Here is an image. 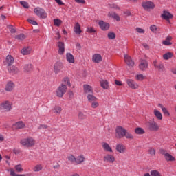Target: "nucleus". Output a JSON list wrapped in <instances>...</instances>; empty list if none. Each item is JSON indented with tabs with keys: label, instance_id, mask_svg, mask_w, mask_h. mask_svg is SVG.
<instances>
[{
	"label": "nucleus",
	"instance_id": "nucleus-1",
	"mask_svg": "<svg viewBox=\"0 0 176 176\" xmlns=\"http://www.w3.org/2000/svg\"><path fill=\"white\" fill-rule=\"evenodd\" d=\"M124 137L126 140H134L133 134L126 130V129L120 126H116L115 138L117 140H122V138H124Z\"/></svg>",
	"mask_w": 176,
	"mask_h": 176
},
{
	"label": "nucleus",
	"instance_id": "nucleus-2",
	"mask_svg": "<svg viewBox=\"0 0 176 176\" xmlns=\"http://www.w3.org/2000/svg\"><path fill=\"white\" fill-rule=\"evenodd\" d=\"M69 162H71L72 164H76V166L79 164H83L86 162V157L83 154H80L77 157L73 155H70L67 157Z\"/></svg>",
	"mask_w": 176,
	"mask_h": 176
},
{
	"label": "nucleus",
	"instance_id": "nucleus-3",
	"mask_svg": "<svg viewBox=\"0 0 176 176\" xmlns=\"http://www.w3.org/2000/svg\"><path fill=\"white\" fill-rule=\"evenodd\" d=\"M13 109V103L9 100H4L0 103V111L1 112H10Z\"/></svg>",
	"mask_w": 176,
	"mask_h": 176
},
{
	"label": "nucleus",
	"instance_id": "nucleus-4",
	"mask_svg": "<svg viewBox=\"0 0 176 176\" xmlns=\"http://www.w3.org/2000/svg\"><path fill=\"white\" fill-rule=\"evenodd\" d=\"M20 144L25 148H32L35 145V140L31 137H28L21 140Z\"/></svg>",
	"mask_w": 176,
	"mask_h": 176
},
{
	"label": "nucleus",
	"instance_id": "nucleus-5",
	"mask_svg": "<svg viewBox=\"0 0 176 176\" xmlns=\"http://www.w3.org/2000/svg\"><path fill=\"white\" fill-rule=\"evenodd\" d=\"M87 101L91 104V107L93 109H96L100 107V102L97 100V97L93 94H88L87 96Z\"/></svg>",
	"mask_w": 176,
	"mask_h": 176
},
{
	"label": "nucleus",
	"instance_id": "nucleus-6",
	"mask_svg": "<svg viewBox=\"0 0 176 176\" xmlns=\"http://www.w3.org/2000/svg\"><path fill=\"white\" fill-rule=\"evenodd\" d=\"M146 126L150 131H159L160 126L159 124L154 120H150L146 122Z\"/></svg>",
	"mask_w": 176,
	"mask_h": 176
},
{
	"label": "nucleus",
	"instance_id": "nucleus-7",
	"mask_svg": "<svg viewBox=\"0 0 176 176\" xmlns=\"http://www.w3.org/2000/svg\"><path fill=\"white\" fill-rule=\"evenodd\" d=\"M126 84L129 89H132V90H137L140 89V85L135 82L133 79L128 78L126 79Z\"/></svg>",
	"mask_w": 176,
	"mask_h": 176
},
{
	"label": "nucleus",
	"instance_id": "nucleus-8",
	"mask_svg": "<svg viewBox=\"0 0 176 176\" xmlns=\"http://www.w3.org/2000/svg\"><path fill=\"white\" fill-rule=\"evenodd\" d=\"M57 97H63L67 93V85L61 84L56 91Z\"/></svg>",
	"mask_w": 176,
	"mask_h": 176
},
{
	"label": "nucleus",
	"instance_id": "nucleus-9",
	"mask_svg": "<svg viewBox=\"0 0 176 176\" xmlns=\"http://www.w3.org/2000/svg\"><path fill=\"white\" fill-rule=\"evenodd\" d=\"M142 6L144 10H152L155 9V3L152 1H146L142 2Z\"/></svg>",
	"mask_w": 176,
	"mask_h": 176
},
{
	"label": "nucleus",
	"instance_id": "nucleus-10",
	"mask_svg": "<svg viewBox=\"0 0 176 176\" xmlns=\"http://www.w3.org/2000/svg\"><path fill=\"white\" fill-rule=\"evenodd\" d=\"M36 16H38L41 19H46L47 17V13L45 12V10L39 8H36L34 10Z\"/></svg>",
	"mask_w": 176,
	"mask_h": 176
},
{
	"label": "nucleus",
	"instance_id": "nucleus-11",
	"mask_svg": "<svg viewBox=\"0 0 176 176\" xmlns=\"http://www.w3.org/2000/svg\"><path fill=\"white\" fill-rule=\"evenodd\" d=\"M98 25L102 31H108L109 27H111L109 23L101 20L98 21Z\"/></svg>",
	"mask_w": 176,
	"mask_h": 176
},
{
	"label": "nucleus",
	"instance_id": "nucleus-12",
	"mask_svg": "<svg viewBox=\"0 0 176 176\" xmlns=\"http://www.w3.org/2000/svg\"><path fill=\"white\" fill-rule=\"evenodd\" d=\"M115 156L111 154H106L103 157V162L104 163H110L111 164H113V163H115Z\"/></svg>",
	"mask_w": 176,
	"mask_h": 176
},
{
	"label": "nucleus",
	"instance_id": "nucleus-13",
	"mask_svg": "<svg viewBox=\"0 0 176 176\" xmlns=\"http://www.w3.org/2000/svg\"><path fill=\"white\" fill-rule=\"evenodd\" d=\"M153 65L155 68H157L160 72H164L166 71V67H164V64L162 63H157V60H155L153 61Z\"/></svg>",
	"mask_w": 176,
	"mask_h": 176
},
{
	"label": "nucleus",
	"instance_id": "nucleus-14",
	"mask_svg": "<svg viewBox=\"0 0 176 176\" xmlns=\"http://www.w3.org/2000/svg\"><path fill=\"white\" fill-rule=\"evenodd\" d=\"M148 61L144 59H141L139 63V69L140 71H146L148 69Z\"/></svg>",
	"mask_w": 176,
	"mask_h": 176
},
{
	"label": "nucleus",
	"instance_id": "nucleus-15",
	"mask_svg": "<svg viewBox=\"0 0 176 176\" xmlns=\"http://www.w3.org/2000/svg\"><path fill=\"white\" fill-rule=\"evenodd\" d=\"M64 68V65H63V63L61 62H56L54 65V74H60V71Z\"/></svg>",
	"mask_w": 176,
	"mask_h": 176
},
{
	"label": "nucleus",
	"instance_id": "nucleus-16",
	"mask_svg": "<svg viewBox=\"0 0 176 176\" xmlns=\"http://www.w3.org/2000/svg\"><path fill=\"white\" fill-rule=\"evenodd\" d=\"M124 60L128 67H134V60H133V58H131V56L126 54L124 56Z\"/></svg>",
	"mask_w": 176,
	"mask_h": 176
},
{
	"label": "nucleus",
	"instance_id": "nucleus-17",
	"mask_svg": "<svg viewBox=\"0 0 176 176\" xmlns=\"http://www.w3.org/2000/svg\"><path fill=\"white\" fill-rule=\"evenodd\" d=\"M126 146L123 144H117L116 146V151L118 152V153H126Z\"/></svg>",
	"mask_w": 176,
	"mask_h": 176
},
{
	"label": "nucleus",
	"instance_id": "nucleus-18",
	"mask_svg": "<svg viewBox=\"0 0 176 176\" xmlns=\"http://www.w3.org/2000/svg\"><path fill=\"white\" fill-rule=\"evenodd\" d=\"M92 61L96 64H100L102 61V56L100 54H94L92 56Z\"/></svg>",
	"mask_w": 176,
	"mask_h": 176
},
{
	"label": "nucleus",
	"instance_id": "nucleus-19",
	"mask_svg": "<svg viewBox=\"0 0 176 176\" xmlns=\"http://www.w3.org/2000/svg\"><path fill=\"white\" fill-rule=\"evenodd\" d=\"M25 127V124L23 121H19L12 126V129H14V130H20L21 129H24Z\"/></svg>",
	"mask_w": 176,
	"mask_h": 176
},
{
	"label": "nucleus",
	"instance_id": "nucleus-20",
	"mask_svg": "<svg viewBox=\"0 0 176 176\" xmlns=\"http://www.w3.org/2000/svg\"><path fill=\"white\" fill-rule=\"evenodd\" d=\"M161 17L164 19V20H166V21H170V19H173L174 17L171 13L168 12V11H163L161 14Z\"/></svg>",
	"mask_w": 176,
	"mask_h": 176
},
{
	"label": "nucleus",
	"instance_id": "nucleus-21",
	"mask_svg": "<svg viewBox=\"0 0 176 176\" xmlns=\"http://www.w3.org/2000/svg\"><path fill=\"white\" fill-rule=\"evenodd\" d=\"M102 148L104 152H109V153H112V152H113L112 147H111V146H109L107 142L102 143Z\"/></svg>",
	"mask_w": 176,
	"mask_h": 176
},
{
	"label": "nucleus",
	"instance_id": "nucleus-22",
	"mask_svg": "<svg viewBox=\"0 0 176 176\" xmlns=\"http://www.w3.org/2000/svg\"><path fill=\"white\" fill-rule=\"evenodd\" d=\"M8 72L10 74L12 75H16V74H19L20 72V69H19V67L13 65V66H10L8 68Z\"/></svg>",
	"mask_w": 176,
	"mask_h": 176
},
{
	"label": "nucleus",
	"instance_id": "nucleus-23",
	"mask_svg": "<svg viewBox=\"0 0 176 176\" xmlns=\"http://www.w3.org/2000/svg\"><path fill=\"white\" fill-rule=\"evenodd\" d=\"M162 155H164V159L166 162H175V158L173 157V155H171L170 153L164 151Z\"/></svg>",
	"mask_w": 176,
	"mask_h": 176
},
{
	"label": "nucleus",
	"instance_id": "nucleus-24",
	"mask_svg": "<svg viewBox=\"0 0 176 176\" xmlns=\"http://www.w3.org/2000/svg\"><path fill=\"white\" fill-rule=\"evenodd\" d=\"M57 47H58V54H64L65 52V47L64 43L59 41L57 43Z\"/></svg>",
	"mask_w": 176,
	"mask_h": 176
},
{
	"label": "nucleus",
	"instance_id": "nucleus-25",
	"mask_svg": "<svg viewBox=\"0 0 176 176\" xmlns=\"http://www.w3.org/2000/svg\"><path fill=\"white\" fill-rule=\"evenodd\" d=\"M173 41V36H168L165 40L162 41V45L164 46H171L173 45V43L171 42Z\"/></svg>",
	"mask_w": 176,
	"mask_h": 176
},
{
	"label": "nucleus",
	"instance_id": "nucleus-26",
	"mask_svg": "<svg viewBox=\"0 0 176 176\" xmlns=\"http://www.w3.org/2000/svg\"><path fill=\"white\" fill-rule=\"evenodd\" d=\"M83 89H84V93L85 94H93V87L89 85H83Z\"/></svg>",
	"mask_w": 176,
	"mask_h": 176
},
{
	"label": "nucleus",
	"instance_id": "nucleus-27",
	"mask_svg": "<svg viewBox=\"0 0 176 176\" xmlns=\"http://www.w3.org/2000/svg\"><path fill=\"white\" fill-rule=\"evenodd\" d=\"M66 60L67 63H69L70 64L75 63V58L74 57V55H72V54L71 53L66 54Z\"/></svg>",
	"mask_w": 176,
	"mask_h": 176
},
{
	"label": "nucleus",
	"instance_id": "nucleus-28",
	"mask_svg": "<svg viewBox=\"0 0 176 176\" xmlns=\"http://www.w3.org/2000/svg\"><path fill=\"white\" fill-rule=\"evenodd\" d=\"M153 115L157 119V120H163V114L157 109L153 110Z\"/></svg>",
	"mask_w": 176,
	"mask_h": 176
},
{
	"label": "nucleus",
	"instance_id": "nucleus-29",
	"mask_svg": "<svg viewBox=\"0 0 176 176\" xmlns=\"http://www.w3.org/2000/svg\"><path fill=\"white\" fill-rule=\"evenodd\" d=\"M31 50H32L31 47H24L21 50V53L23 54V56H28V54H31Z\"/></svg>",
	"mask_w": 176,
	"mask_h": 176
},
{
	"label": "nucleus",
	"instance_id": "nucleus-30",
	"mask_svg": "<svg viewBox=\"0 0 176 176\" xmlns=\"http://www.w3.org/2000/svg\"><path fill=\"white\" fill-rule=\"evenodd\" d=\"M107 16L108 17H111L112 19H114V20H116V21H120V16L118 14H116V12H109Z\"/></svg>",
	"mask_w": 176,
	"mask_h": 176
},
{
	"label": "nucleus",
	"instance_id": "nucleus-31",
	"mask_svg": "<svg viewBox=\"0 0 176 176\" xmlns=\"http://www.w3.org/2000/svg\"><path fill=\"white\" fill-rule=\"evenodd\" d=\"M100 86L104 89V90H108L109 89V82L107 80H101L100 81Z\"/></svg>",
	"mask_w": 176,
	"mask_h": 176
},
{
	"label": "nucleus",
	"instance_id": "nucleus-32",
	"mask_svg": "<svg viewBox=\"0 0 176 176\" xmlns=\"http://www.w3.org/2000/svg\"><path fill=\"white\" fill-rule=\"evenodd\" d=\"M13 89H14V83L12 81H9L6 86V91H12Z\"/></svg>",
	"mask_w": 176,
	"mask_h": 176
},
{
	"label": "nucleus",
	"instance_id": "nucleus-33",
	"mask_svg": "<svg viewBox=\"0 0 176 176\" xmlns=\"http://www.w3.org/2000/svg\"><path fill=\"white\" fill-rule=\"evenodd\" d=\"M34 69V67L32 66V64H26L24 65L23 71L24 72L29 73L32 72Z\"/></svg>",
	"mask_w": 176,
	"mask_h": 176
},
{
	"label": "nucleus",
	"instance_id": "nucleus-34",
	"mask_svg": "<svg viewBox=\"0 0 176 176\" xmlns=\"http://www.w3.org/2000/svg\"><path fill=\"white\" fill-rule=\"evenodd\" d=\"M135 79L139 82H142V80H145V79H146V76L142 74H137L135 76Z\"/></svg>",
	"mask_w": 176,
	"mask_h": 176
},
{
	"label": "nucleus",
	"instance_id": "nucleus-35",
	"mask_svg": "<svg viewBox=\"0 0 176 176\" xmlns=\"http://www.w3.org/2000/svg\"><path fill=\"white\" fill-rule=\"evenodd\" d=\"M74 31L77 35H80V34H82V30H80V25L79 23H76L75 24Z\"/></svg>",
	"mask_w": 176,
	"mask_h": 176
},
{
	"label": "nucleus",
	"instance_id": "nucleus-36",
	"mask_svg": "<svg viewBox=\"0 0 176 176\" xmlns=\"http://www.w3.org/2000/svg\"><path fill=\"white\" fill-rule=\"evenodd\" d=\"M6 63L8 64V65H12L14 63V58L11 55H8L6 56Z\"/></svg>",
	"mask_w": 176,
	"mask_h": 176
},
{
	"label": "nucleus",
	"instance_id": "nucleus-37",
	"mask_svg": "<svg viewBox=\"0 0 176 176\" xmlns=\"http://www.w3.org/2000/svg\"><path fill=\"white\" fill-rule=\"evenodd\" d=\"M135 133L138 135H142V134H145V130L141 127H138L135 129Z\"/></svg>",
	"mask_w": 176,
	"mask_h": 176
},
{
	"label": "nucleus",
	"instance_id": "nucleus-38",
	"mask_svg": "<svg viewBox=\"0 0 176 176\" xmlns=\"http://www.w3.org/2000/svg\"><path fill=\"white\" fill-rule=\"evenodd\" d=\"M173 56H174L173 52H167L163 55V58L164 60H170V58H173Z\"/></svg>",
	"mask_w": 176,
	"mask_h": 176
},
{
	"label": "nucleus",
	"instance_id": "nucleus-39",
	"mask_svg": "<svg viewBox=\"0 0 176 176\" xmlns=\"http://www.w3.org/2000/svg\"><path fill=\"white\" fill-rule=\"evenodd\" d=\"M15 171L16 173H23L24 171V169L23 168V165L18 164L14 166Z\"/></svg>",
	"mask_w": 176,
	"mask_h": 176
},
{
	"label": "nucleus",
	"instance_id": "nucleus-40",
	"mask_svg": "<svg viewBox=\"0 0 176 176\" xmlns=\"http://www.w3.org/2000/svg\"><path fill=\"white\" fill-rule=\"evenodd\" d=\"M42 168H43V167L42 166L41 164H37L36 165L34 168H33V170L35 172V173H38L39 171H42Z\"/></svg>",
	"mask_w": 176,
	"mask_h": 176
},
{
	"label": "nucleus",
	"instance_id": "nucleus-41",
	"mask_svg": "<svg viewBox=\"0 0 176 176\" xmlns=\"http://www.w3.org/2000/svg\"><path fill=\"white\" fill-rule=\"evenodd\" d=\"M107 38H109L111 40L115 39L116 38V34L113 32H109L107 33Z\"/></svg>",
	"mask_w": 176,
	"mask_h": 176
},
{
	"label": "nucleus",
	"instance_id": "nucleus-42",
	"mask_svg": "<svg viewBox=\"0 0 176 176\" xmlns=\"http://www.w3.org/2000/svg\"><path fill=\"white\" fill-rule=\"evenodd\" d=\"M78 118L80 120H83V119H86V118H87V116H86L85 113L80 111L78 114Z\"/></svg>",
	"mask_w": 176,
	"mask_h": 176
},
{
	"label": "nucleus",
	"instance_id": "nucleus-43",
	"mask_svg": "<svg viewBox=\"0 0 176 176\" xmlns=\"http://www.w3.org/2000/svg\"><path fill=\"white\" fill-rule=\"evenodd\" d=\"M108 8H109L110 9H117L118 10H120V7H119L118 5L115 4V3H109L107 5Z\"/></svg>",
	"mask_w": 176,
	"mask_h": 176
},
{
	"label": "nucleus",
	"instance_id": "nucleus-44",
	"mask_svg": "<svg viewBox=\"0 0 176 176\" xmlns=\"http://www.w3.org/2000/svg\"><path fill=\"white\" fill-rule=\"evenodd\" d=\"M54 24L56 27H60V25L63 24V21H61V19H54Z\"/></svg>",
	"mask_w": 176,
	"mask_h": 176
},
{
	"label": "nucleus",
	"instance_id": "nucleus-45",
	"mask_svg": "<svg viewBox=\"0 0 176 176\" xmlns=\"http://www.w3.org/2000/svg\"><path fill=\"white\" fill-rule=\"evenodd\" d=\"M148 155H151V156H155L156 155V150L155 148L150 147L148 150Z\"/></svg>",
	"mask_w": 176,
	"mask_h": 176
},
{
	"label": "nucleus",
	"instance_id": "nucleus-46",
	"mask_svg": "<svg viewBox=\"0 0 176 176\" xmlns=\"http://www.w3.org/2000/svg\"><path fill=\"white\" fill-rule=\"evenodd\" d=\"M15 39H17L18 41H23L25 39V35L24 34H21L15 36Z\"/></svg>",
	"mask_w": 176,
	"mask_h": 176
},
{
	"label": "nucleus",
	"instance_id": "nucleus-47",
	"mask_svg": "<svg viewBox=\"0 0 176 176\" xmlns=\"http://www.w3.org/2000/svg\"><path fill=\"white\" fill-rule=\"evenodd\" d=\"M63 81L65 85H67L69 87H71V81L69 80V78L65 77L63 78Z\"/></svg>",
	"mask_w": 176,
	"mask_h": 176
},
{
	"label": "nucleus",
	"instance_id": "nucleus-48",
	"mask_svg": "<svg viewBox=\"0 0 176 176\" xmlns=\"http://www.w3.org/2000/svg\"><path fill=\"white\" fill-rule=\"evenodd\" d=\"M151 176H162V173H160V172L155 170L151 171Z\"/></svg>",
	"mask_w": 176,
	"mask_h": 176
},
{
	"label": "nucleus",
	"instance_id": "nucleus-49",
	"mask_svg": "<svg viewBox=\"0 0 176 176\" xmlns=\"http://www.w3.org/2000/svg\"><path fill=\"white\" fill-rule=\"evenodd\" d=\"M61 107L56 106L54 108V113H61Z\"/></svg>",
	"mask_w": 176,
	"mask_h": 176
},
{
	"label": "nucleus",
	"instance_id": "nucleus-50",
	"mask_svg": "<svg viewBox=\"0 0 176 176\" xmlns=\"http://www.w3.org/2000/svg\"><path fill=\"white\" fill-rule=\"evenodd\" d=\"M162 113H164V116H170V111H168V109L167 108H164L162 110Z\"/></svg>",
	"mask_w": 176,
	"mask_h": 176
},
{
	"label": "nucleus",
	"instance_id": "nucleus-51",
	"mask_svg": "<svg viewBox=\"0 0 176 176\" xmlns=\"http://www.w3.org/2000/svg\"><path fill=\"white\" fill-rule=\"evenodd\" d=\"M87 32H89V34H94V32H96V31L93 27H88L87 28Z\"/></svg>",
	"mask_w": 176,
	"mask_h": 176
},
{
	"label": "nucleus",
	"instance_id": "nucleus-52",
	"mask_svg": "<svg viewBox=\"0 0 176 176\" xmlns=\"http://www.w3.org/2000/svg\"><path fill=\"white\" fill-rule=\"evenodd\" d=\"M47 128H48V126L46 124H40L38 126V130H45V129H46Z\"/></svg>",
	"mask_w": 176,
	"mask_h": 176
},
{
	"label": "nucleus",
	"instance_id": "nucleus-53",
	"mask_svg": "<svg viewBox=\"0 0 176 176\" xmlns=\"http://www.w3.org/2000/svg\"><path fill=\"white\" fill-rule=\"evenodd\" d=\"M8 28L10 30L11 34H14V32H16V29L13 28V25H8Z\"/></svg>",
	"mask_w": 176,
	"mask_h": 176
},
{
	"label": "nucleus",
	"instance_id": "nucleus-54",
	"mask_svg": "<svg viewBox=\"0 0 176 176\" xmlns=\"http://www.w3.org/2000/svg\"><path fill=\"white\" fill-rule=\"evenodd\" d=\"M150 30L153 32H156V31H157V26H156V25H153L150 27Z\"/></svg>",
	"mask_w": 176,
	"mask_h": 176
},
{
	"label": "nucleus",
	"instance_id": "nucleus-55",
	"mask_svg": "<svg viewBox=\"0 0 176 176\" xmlns=\"http://www.w3.org/2000/svg\"><path fill=\"white\" fill-rule=\"evenodd\" d=\"M21 5H22V6H23V8H25V9H28L29 6H28V3L25 2V1H20Z\"/></svg>",
	"mask_w": 176,
	"mask_h": 176
},
{
	"label": "nucleus",
	"instance_id": "nucleus-56",
	"mask_svg": "<svg viewBox=\"0 0 176 176\" xmlns=\"http://www.w3.org/2000/svg\"><path fill=\"white\" fill-rule=\"evenodd\" d=\"M136 31L139 34H145V30H144V29H142L141 28H136Z\"/></svg>",
	"mask_w": 176,
	"mask_h": 176
},
{
	"label": "nucleus",
	"instance_id": "nucleus-57",
	"mask_svg": "<svg viewBox=\"0 0 176 176\" xmlns=\"http://www.w3.org/2000/svg\"><path fill=\"white\" fill-rule=\"evenodd\" d=\"M28 23H30V24H32V25H38V23L35 21L28 19Z\"/></svg>",
	"mask_w": 176,
	"mask_h": 176
},
{
	"label": "nucleus",
	"instance_id": "nucleus-58",
	"mask_svg": "<svg viewBox=\"0 0 176 176\" xmlns=\"http://www.w3.org/2000/svg\"><path fill=\"white\" fill-rule=\"evenodd\" d=\"M75 2H76V3H82V5H85V3H86V1L85 0H75Z\"/></svg>",
	"mask_w": 176,
	"mask_h": 176
},
{
	"label": "nucleus",
	"instance_id": "nucleus-59",
	"mask_svg": "<svg viewBox=\"0 0 176 176\" xmlns=\"http://www.w3.org/2000/svg\"><path fill=\"white\" fill-rule=\"evenodd\" d=\"M115 83L116 85H117V86H122L123 84L122 83V81H119L118 80H115Z\"/></svg>",
	"mask_w": 176,
	"mask_h": 176
},
{
	"label": "nucleus",
	"instance_id": "nucleus-60",
	"mask_svg": "<svg viewBox=\"0 0 176 176\" xmlns=\"http://www.w3.org/2000/svg\"><path fill=\"white\" fill-rule=\"evenodd\" d=\"M3 141H5V136L0 133V142H3Z\"/></svg>",
	"mask_w": 176,
	"mask_h": 176
},
{
	"label": "nucleus",
	"instance_id": "nucleus-61",
	"mask_svg": "<svg viewBox=\"0 0 176 176\" xmlns=\"http://www.w3.org/2000/svg\"><path fill=\"white\" fill-rule=\"evenodd\" d=\"M68 95L70 98H72V97H74V92L72 91H69L68 92Z\"/></svg>",
	"mask_w": 176,
	"mask_h": 176
},
{
	"label": "nucleus",
	"instance_id": "nucleus-62",
	"mask_svg": "<svg viewBox=\"0 0 176 176\" xmlns=\"http://www.w3.org/2000/svg\"><path fill=\"white\" fill-rule=\"evenodd\" d=\"M55 2H56V3H58V5H64V3H63V1H61V0H55Z\"/></svg>",
	"mask_w": 176,
	"mask_h": 176
},
{
	"label": "nucleus",
	"instance_id": "nucleus-63",
	"mask_svg": "<svg viewBox=\"0 0 176 176\" xmlns=\"http://www.w3.org/2000/svg\"><path fill=\"white\" fill-rule=\"evenodd\" d=\"M56 39H60V38H61V35L60 34V32H57L56 33Z\"/></svg>",
	"mask_w": 176,
	"mask_h": 176
},
{
	"label": "nucleus",
	"instance_id": "nucleus-64",
	"mask_svg": "<svg viewBox=\"0 0 176 176\" xmlns=\"http://www.w3.org/2000/svg\"><path fill=\"white\" fill-rule=\"evenodd\" d=\"M172 74H174V75H176V67H173L171 69Z\"/></svg>",
	"mask_w": 176,
	"mask_h": 176
}]
</instances>
